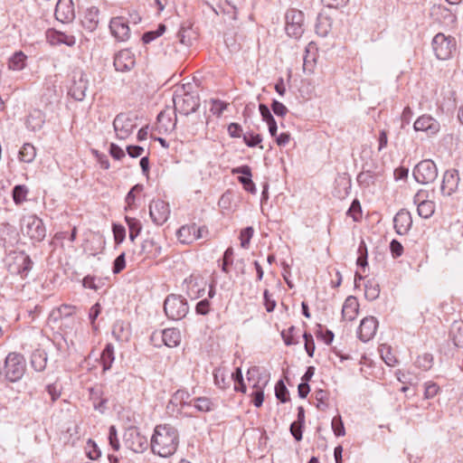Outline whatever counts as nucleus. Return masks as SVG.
I'll return each instance as SVG.
<instances>
[{"mask_svg": "<svg viewBox=\"0 0 463 463\" xmlns=\"http://www.w3.org/2000/svg\"><path fill=\"white\" fill-rule=\"evenodd\" d=\"M179 445V432L170 424L156 425L150 439L151 450L162 458H167L175 453Z\"/></svg>", "mask_w": 463, "mask_h": 463, "instance_id": "f257e3e1", "label": "nucleus"}, {"mask_svg": "<svg viewBox=\"0 0 463 463\" xmlns=\"http://www.w3.org/2000/svg\"><path fill=\"white\" fill-rule=\"evenodd\" d=\"M175 111L184 116L195 112L200 106V99L197 94L184 90V86L177 89L173 96Z\"/></svg>", "mask_w": 463, "mask_h": 463, "instance_id": "f03ea898", "label": "nucleus"}, {"mask_svg": "<svg viewBox=\"0 0 463 463\" xmlns=\"http://www.w3.org/2000/svg\"><path fill=\"white\" fill-rule=\"evenodd\" d=\"M22 232L32 241L40 242L46 236V229L42 219L35 214L24 215L20 220Z\"/></svg>", "mask_w": 463, "mask_h": 463, "instance_id": "7ed1b4c3", "label": "nucleus"}, {"mask_svg": "<svg viewBox=\"0 0 463 463\" xmlns=\"http://www.w3.org/2000/svg\"><path fill=\"white\" fill-rule=\"evenodd\" d=\"M26 369L25 359L23 354L10 353L5 358L4 373L5 378L12 383L19 381Z\"/></svg>", "mask_w": 463, "mask_h": 463, "instance_id": "20e7f679", "label": "nucleus"}, {"mask_svg": "<svg viewBox=\"0 0 463 463\" xmlns=\"http://www.w3.org/2000/svg\"><path fill=\"white\" fill-rule=\"evenodd\" d=\"M431 46L435 56L439 60L446 61L456 52L457 42L453 36L439 33L433 37Z\"/></svg>", "mask_w": 463, "mask_h": 463, "instance_id": "39448f33", "label": "nucleus"}, {"mask_svg": "<svg viewBox=\"0 0 463 463\" xmlns=\"http://www.w3.org/2000/svg\"><path fill=\"white\" fill-rule=\"evenodd\" d=\"M189 307L185 298L178 295H169L164 302V311L169 319L179 320L186 316Z\"/></svg>", "mask_w": 463, "mask_h": 463, "instance_id": "423d86ee", "label": "nucleus"}, {"mask_svg": "<svg viewBox=\"0 0 463 463\" xmlns=\"http://www.w3.org/2000/svg\"><path fill=\"white\" fill-rule=\"evenodd\" d=\"M123 442L126 448L135 453H142L147 449L148 443L147 438L143 435L140 430L134 426L126 429L123 435Z\"/></svg>", "mask_w": 463, "mask_h": 463, "instance_id": "0eeeda50", "label": "nucleus"}, {"mask_svg": "<svg viewBox=\"0 0 463 463\" xmlns=\"http://www.w3.org/2000/svg\"><path fill=\"white\" fill-rule=\"evenodd\" d=\"M412 175L417 183L428 184L436 180L438 169L432 160L426 159L416 165Z\"/></svg>", "mask_w": 463, "mask_h": 463, "instance_id": "6e6552de", "label": "nucleus"}, {"mask_svg": "<svg viewBox=\"0 0 463 463\" xmlns=\"http://www.w3.org/2000/svg\"><path fill=\"white\" fill-rule=\"evenodd\" d=\"M255 376H257L258 379L253 383L254 391L251 392L250 396L253 405L260 408L262 406L264 401L263 389L267 385L269 380L261 378L260 369L257 366L250 368L247 372V379L249 382L253 381Z\"/></svg>", "mask_w": 463, "mask_h": 463, "instance_id": "1a4fd4ad", "label": "nucleus"}, {"mask_svg": "<svg viewBox=\"0 0 463 463\" xmlns=\"http://www.w3.org/2000/svg\"><path fill=\"white\" fill-rule=\"evenodd\" d=\"M287 34L298 38L304 33V14L297 9H289L285 15Z\"/></svg>", "mask_w": 463, "mask_h": 463, "instance_id": "9d476101", "label": "nucleus"}, {"mask_svg": "<svg viewBox=\"0 0 463 463\" xmlns=\"http://www.w3.org/2000/svg\"><path fill=\"white\" fill-rule=\"evenodd\" d=\"M135 119L127 113H119L113 120V128L118 139L128 138L136 128Z\"/></svg>", "mask_w": 463, "mask_h": 463, "instance_id": "9b49d317", "label": "nucleus"}, {"mask_svg": "<svg viewBox=\"0 0 463 463\" xmlns=\"http://www.w3.org/2000/svg\"><path fill=\"white\" fill-rule=\"evenodd\" d=\"M33 265L30 256L24 250L14 252L13 262L9 264V271L17 274L21 278L27 277Z\"/></svg>", "mask_w": 463, "mask_h": 463, "instance_id": "f8f14e48", "label": "nucleus"}, {"mask_svg": "<svg viewBox=\"0 0 463 463\" xmlns=\"http://www.w3.org/2000/svg\"><path fill=\"white\" fill-rule=\"evenodd\" d=\"M149 214L154 223L163 225L170 214L168 203L163 200L152 201L149 204Z\"/></svg>", "mask_w": 463, "mask_h": 463, "instance_id": "ddd939ff", "label": "nucleus"}, {"mask_svg": "<svg viewBox=\"0 0 463 463\" xmlns=\"http://www.w3.org/2000/svg\"><path fill=\"white\" fill-rule=\"evenodd\" d=\"M109 30L112 36L118 42H126L130 37L128 22L122 16L111 18Z\"/></svg>", "mask_w": 463, "mask_h": 463, "instance_id": "4468645a", "label": "nucleus"}, {"mask_svg": "<svg viewBox=\"0 0 463 463\" xmlns=\"http://www.w3.org/2000/svg\"><path fill=\"white\" fill-rule=\"evenodd\" d=\"M113 64L118 71H129L136 64L135 55L130 50L123 49L116 53Z\"/></svg>", "mask_w": 463, "mask_h": 463, "instance_id": "2eb2a0df", "label": "nucleus"}, {"mask_svg": "<svg viewBox=\"0 0 463 463\" xmlns=\"http://www.w3.org/2000/svg\"><path fill=\"white\" fill-rule=\"evenodd\" d=\"M460 178L457 169L447 170L442 178L440 192L443 195L450 196L458 187Z\"/></svg>", "mask_w": 463, "mask_h": 463, "instance_id": "dca6fc26", "label": "nucleus"}, {"mask_svg": "<svg viewBox=\"0 0 463 463\" xmlns=\"http://www.w3.org/2000/svg\"><path fill=\"white\" fill-rule=\"evenodd\" d=\"M55 18L63 24L71 23L75 18L72 0H58L54 11Z\"/></svg>", "mask_w": 463, "mask_h": 463, "instance_id": "f3484780", "label": "nucleus"}, {"mask_svg": "<svg viewBox=\"0 0 463 463\" xmlns=\"http://www.w3.org/2000/svg\"><path fill=\"white\" fill-rule=\"evenodd\" d=\"M87 90L88 79L86 75L82 71L75 73L73 82L69 90V94L74 99L80 101L85 98Z\"/></svg>", "mask_w": 463, "mask_h": 463, "instance_id": "a211bd4d", "label": "nucleus"}, {"mask_svg": "<svg viewBox=\"0 0 463 463\" xmlns=\"http://www.w3.org/2000/svg\"><path fill=\"white\" fill-rule=\"evenodd\" d=\"M378 321L374 317H364L358 327V337L361 341L366 343L370 341L376 334Z\"/></svg>", "mask_w": 463, "mask_h": 463, "instance_id": "6ab92c4d", "label": "nucleus"}, {"mask_svg": "<svg viewBox=\"0 0 463 463\" xmlns=\"http://www.w3.org/2000/svg\"><path fill=\"white\" fill-rule=\"evenodd\" d=\"M412 218L409 211L400 210L393 218V227L399 235H405L411 230Z\"/></svg>", "mask_w": 463, "mask_h": 463, "instance_id": "aec40b11", "label": "nucleus"}, {"mask_svg": "<svg viewBox=\"0 0 463 463\" xmlns=\"http://www.w3.org/2000/svg\"><path fill=\"white\" fill-rule=\"evenodd\" d=\"M413 128L415 131H424L429 135H434L439 131V123L432 117L423 115L417 118Z\"/></svg>", "mask_w": 463, "mask_h": 463, "instance_id": "412c9836", "label": "nucleus"}, {"mask_svg": "<svg viewBox=\"0 0 463 463\" xmlns=\"http://www.w3.org/2000/svg\"><path fill=\"white\" fill-rule=\"evenodd\" d=\"M232 174H241V175L238 177V181L242 184L243 188L250 194H256V186L251 179V169L249 165L233 168Z\"/></svg>", "mask_w": 463, "mask_h": 463, "instance_id": "4be33fe9", "label": "nucleus"}, {"mask_svg": "<svg viewBox=\"0 0 463 463\" xmlns=\"http://www.w3.org/2000/svg\"><path fill=\"white\" fill-rule=\"evenodd\" d=\"M46 39L52 45L65 44L67 46H73L76 43L73 35H68L55 29L47 30Z\"/></svg>", "mask_w": 463, "mask_h": 463, "instance_id": "5701e85b", "label": "nucleus"}, {"mask_svg": "<svg viewBox=\"0 0 463 463\" xmlns=\"http://www.w3.org/2000/svg\"><path fill=\"white\" fill-rule=\"evenodd\" d=\"M359 303L354 296H348L342 307V317L345 320L353 321L358 315Z\"/></svg>", "mask_w": 463, "mask_h": 463, "instance_id": "b1692460", "label": "nucleus"}, {"mask_svg": "<svg viewBox=\"0 0 463 463\" xmlns=\"http://www.w3.org/2000/svg\"><path fill=\"white\" fill-rule=\"evenodd\" d=\"M140 254L145 259H156L161 254V246L153 238L146 239L142 242Z\"/></svg>", "mask_w": 463, "mask_h": 463, "instance_id": "393cba45", "label": "nucleus"}, {"mask_svg": "<svg viewBox=\"0 0 463 463\" xmlns=\"http://www.w3.org/2000/svg\"><path fill=\"white\" fill-rule=\"evenodd\" d=\"M99 10L98 7L91 6L88 8L85 12L83 19L81 20L82 26L90 32L96 30L99 24Z\"/></svg>", "mask_w": 463, "mask_h": 463, "instance_id": "a878e982", "label": "nucleus"}, {"mask_svg": "<svg viewBox=\"0 0 463 463\" xmlns=\"http://www.w3.org/2000/svg\"><path fill=\"white\" fill-rule=\"evenodd\" d=\"M317 48L314 42H310L305 50L303 57V70L304 71L312 72L317 56Z\"/></svg>", "mask_w": 463, "mask_h": 463, "instance_id": "bb28decb", "label": "nucleus"}, {"mask_svg": "<svg viewBox=\"0 0 463 463\" xmlns=\"http://www.w3.org/2000/svg\"><path fill=\"white\" fill-rule=\"evenodd\" d=\"M190 398L191 394L187 390L179 389L174 392L169 403L179 406L178 411H181L185 407L192 405L193 399L191 400Z\"/></svg>", "mask_w": 463, "mask_h": 463, "instance_id": "cd10ccee", "label": "nucleus"}, {"mask_svg": "<svg viewBox=\"0 0 463 463\" xmlns=\"http://www.w3.org/2000/svg\"><path fill=\"white\" fill-rule=\"evenodd\" d=\"M160 334L162 341L168 347H176L181 343V333L177 328H166Z\"/></svg>", "mask_w": 463, "mask_h": 463, "instance_id": "c85d7f7f", "label": "nucleus"}, {"mask_svg": "<svg viewBox=\"0 0 463 463\" xmlns=\"http://www.w3.org/2000/svg\"><path fill=\"white\" fill-rule=\"evenodd\" d=\"M112 335L117 341L127 342L130 338V331L128 325L123 320H118L112 326Z\"/></svg>", "mask_w": 463, "mask_h": 463, "instance_id": "c756f323", "label": "nucleus"}, {"mask_svg": "<svg viewBox=\"0 0 463 463\" xmlns=\"http://www.w3.org/2000/svg\"><path fill=\"white\" fill-rule=\"evenodd\" d=\"M47 354L43 349H36L31 354V365L36 372H43L47 364Z\"/></svg>", "mask_w": 463, "mask_h": 463, "instance_id": "7c9ffc66", "label": "nucleus"}, {"mask_svg": "<svg viewBox=\"0 0 463 463\" xmlns=\"http://www.w3.org/2000/svg\"><path fill=\"white\" fill-rule=\"evenodd\" d=\"M194 234V223L183 225L176 233L179 241L184 244H190L196 241Z\"/></svg>", "mask_w": 463, "mask_h": 463, "instance_id": "2f4dec72", "label": "nucleus"}, {"mask_svg": "<svg viewBox=\"0 0 463 463\" xmlns=\"http://www.w3.org/2000/svg\"><path fill=\"white\" fill-rule=\"evenodd\" d=\"M192 405L200 412H210L216 409V403L208 397H196L193 399Z\"/></svg>", "mask_w": 463, "mask_h": 463, "instance_id": "473e14b6", "label": "nucleus"}, {"mask_svg": "<svg viewBox=\"0 0 463 463\" xmlns=\"http://www.w3.org/2000/svg\"><path fill=\"white\" fill-rule=\"evenodd\" d=\"M115 360L114 346L109 343L106 345L100 355V363L102 364L103 371H108L111 368L112 364Z\"/></svg>", "mask_w": 463, "mask_h": 463, "instance_id": "72a5a7b5", "label": "nucleus"}, {"mask_svg": "<svg viewBox=\"0 0 463 463\" xmlns=\"http://www.w3.org/2000/svg\"><path fill=\"white\" fill-rule=\"evenodd\" d=\"M36 156V149L31 143H24L18 153V158L24 163H32Z\"/></svg>", "mask_w": 463, "mask_h": 463, "instance_id": "f704fd0d", "label": "nucleus"}, {"mask_svg": "<svg viewBox=\"0 0 463 463\" xmlns=\"http://www.w3.org/2000/svg\"><path fill=\"white\" fill-rule=\"evenodd\" d=\"M332 22L330 17L326 15H318L316 24V33L321 37H325L331 30Z\"/></svg>", "mask_w": 463, "mask_h": 463, "instance_id": "c9c22d12", "label": "nucleus"}, {"mask_svg": "<svg viewBox=\"0 0 463 463\" xmlns=\"http://www.w3.org/2000/svg\"><path fill=\"white\" fill-rule=\"evenodd\" d=\"M215 385L222 389L226 390L231 386L232 379L228 373L221 369L214 370L213 373Z\"/></svg>", "mask_w": 463, "mask_h": 463, "instance_id": "e433bc0d", "label": "nucleus"}, {"mask_svg": "<svg viewBox=\"0 0 463 463\" xmlns=\"http://www.w3.org/2000/svg\"><path fill=\"white\" fill-rule=\"evenodd\" d=\"M29 190L24 184H17L12 190V197L16 205H21L27 200Z\"/></svg>", "mask_w": 463, "mask_h": 463, "instance_id": "4c0bfd02", "label": "nucleus"}, {"mask_svg": "<svg viewBox=\"0 0 463 463\" xmlns=\"http://www.w3.org/2000/svg\"><path fill=\"white\" fill-rule=\"evenodd\" d=\"M125 221L129 230V239L134 241L142 230L141 222L139 220L129 216H126Z\"/></svg>", "mask_w": 463, "mask_h": 463, "instance_id": "58836bf2", "label": "nucleus"}, {"mask_svg": "<svg viewBox=\"0 0 463 463\" xmlns=\"http://www.w3.org/2000/svg\"><path fill=\"white\" fill-rule=\"evenodd\" d=\"M450 337L457 347L463 348V323L452 325Z\"/></svg>", "mask_w": 463, "mask_h": 463, "instance_id": "ea45409f", "label": "nucleus"}, {"mask_svg": "<svg viewBox=\"0 0 463 463\" xmlns=\"http://www.w3.org/2000/svg\"><path fill=\"white\" fill-rule=\"evenodd\" d=\"M26 55L22 52H15L8 61V68L14 71H21L25 66Z\"/></svg>", "mask_w": 463, "mask_h": 463, "instance_id": "a19ab883", "label": "nucleus"}, {"mask_svg": "<svg viewBox=\"0 0 463 463\" xmlns=\"http://www.w3.org/2000/svg\"><path fill=\"white\" fill-rule=\"evenodd\" d=\"M144 189V185L141 184H135L130 191L127 194L125 202V211H128L135 207L136 194H140Z\"/></svg>", "mask_w": 463, "mask_h": 463, "instance_id": "79ce46f5", "label": "nucleus"}, {"mask_svg": "<svg viewBox=\"0 0 463 463\" xmlns=\"http://www.w3.org/2000/svg\"><path fill=\"white\" fill-rule=\"evenodd\" d=\"M59 98L60 93L58 92L54 84L47 85L43 93L42 94V101L45 104H51L54 101H57Z\"/></svg>", "mask_w": 463, "mask_h": 463, "instance_id": "37998d69", "label": "nucleus"}, {"mask_svg": "<svg viewBox=\"0 0 463 463\" xmlns=\"http://www.w3.org/2000/svg\"><path fill=\"white\" fill-rule=\"evenodd\" d=\"M417 211L420 217L428 219L434 213L435 203L432 201L420 202L418 205Z\"/></svg>", "mask_w": 463, "mask_h": 463, "instance_id": "c03bdc74", "label": "nucleus"}, {"mask_svg": "<svg viewBox=\"0 0 463 463\" xmlns=\"http://www.w3.org/2000/svg\"><path fill=\"white\" fill-rule=\"evenodd\" d=\"M380 287L373 280H367L364 285V296L368 300H374L379 297Z\"/></svg>", "mask_w": 463, "mask_h": 463, "instance_id": "a18cd8bd", "label": "nucleus"}, {"mask_svg": "<svg viewBox=\"0 0 463 463\" xmlns=\"http://www.w3.org/2000/svg\"><path fill=\"white\" fill-rule=\"evenodd\" d=\"M415 364L417 367L428 371L433 365V356L430 354L424 353L419 355L415 361Z\"/></svg>", "mask_w": 463, "mask_h": 463, "instance_id": "49530a36", "label": "nucleus"}, {"mask_svg": "<svg viewBox=\"0 0 463 463\" xmlns=\"http://www.w3.org/2000/svg\"><path fill=\"white\" fill-rule=\"evenodd\" d=\"M315 399L317 402V408L320 411H326L328 408V393L326 391L319 389L315 392Z\"/></svg>", "mask_w": 463, "mask_h": 463, "instance_id": "de8ad7c7", "label": "nucleus"}, {"mask_svg": "<svg viewBox=\"0 0 463 463\" xmlns=\"http://www.w3.org/2000/svg\"><path fill=\"white\" fill-rule=\"evenodd\" d=\"M357 182L361 185L369 186L374 183V174L364 166L363 171L357 175Z\"/></svg>", "mask_w": 463, "mask_h": 463, "instance_id": "09e8293b", "label": "nucleus"}, {"mask_svg": "<svg viewBox=\"0 0 463 463\" xmlns=\"http://www.w3.org/2000/svg\"><path fill=\"white\" fill-rule=\"evenodd\" d=\"M192 28L191 25H185L182 24L180 27V30L178 32V38L181 43L184 45H191L192 44Z\"/></svg>", "mask_w": 463, "mask_h": 463, "instance_id": "8fccbe9b", "label": "nucleus"}, {"mask_svg": "<svg viewBox=\"0 0 463 463\" xmlns=\"http://www.w3.org/2000/svg\"><path fill=\"white\" fill-rule=\"evenodd\" d=\"M275 395L278 400L285 403L289 401L288 391L282 380H279L275 386Z\"/></svg>", "mask_w": 463, "mask_h": 463, "instance_id": "3c124183", "label": "nucleus"}, {"mask_svg": "<svg viewBox=\"0 0 463 463\" xmlns=\"http://www.w3.org/2000/svg\"><path fill=\"white\" fill-rule=\"evenodd\" d=\"M233 254L234 252L232 247L227 248L223 253L222 260V270L226 274L230 272V267L233 263Z\"/></svg>", "mask_w": 463, "mask_h": 463, "instance_id": "603ef678", "label": "nucleus"}, {"mask_svg": "<svg viewBox=\"0 0 463 463\" xmlns=\"http://www.w3.org/2000/svg\"><path fill=\"white\" fill-rule=\"evenodd\" d=\"M381 356L384 363L389 366H393L397 363L396 357L392 354L391 347L383 345L380 348Z\"/></svg>", "mask_w": 463, "mask_h": 463, "instance_id": "864d4df0", "label": "nucleus"}, {"mask_svg": "<svg viewBox=\"0 0 463 463\" xmlns=\"http://www.w3.org/2000/svg\"><path fill=\"white\" fill-rule=\"evenodd\" d=\"M99 388H91L90 389V399L93 401V407L95 410H98L99 411H103L105 409V404L107 402V400L100 399L99 400Z\"/></svg>", "mask_w": 463, "mask_h": 463, "instance_id": "5fc2aeb1", "label": "nucleus"}, {"mask_svg": "<svg viewBox=\"0 0 463 463\" xmlns=\"http://www.w3.org/2000/svg\"><path fill=\"white\" fill-rule=\"evenodd\" d=\"M331 425L334 434L336 437H342L345 435V429L340 415H336L332 419Z\"/></svg>", "mask_w": 463, "mask_h": 463, "instance_id": "6e6d98bb", "label": "nucleus"}, {"mask_svg": "<svg viewBox=\"0 0 463 463\" xmlns=\"http://www.w3.org/2000/svg\"><path fill=\"white\" fill-rule=\"evenodd\" d=\"M254 233V230L252 227L249 226L241 231L240 234V240H241V246L243 249H248L250 246V239L252 238Z\"/></svg>", "mask_w": 463, "mask_h": 463, "instance_id": "4d7b16f0", "label": "nucleus"}, {"mask_svg": "<svg viewBox=\"0 0 463 463\" xmlns=\"http://www.w3.org/2000/svg\"><path fill=\"white\" fill-rule=\"evenodd\" d=\"M347 214L349 216H351L353 218L354 221L357 222L361 219L362 217V207H361V203L360 202L357 200V199H354L348 211H347Z\"/></svg>", "mask_w": 463, "mask_h": 463, "instance_id": "13d9d810", "label": "nucleus"}, {"mask_svg": "<svg viewBox=\"0 0 463 463\" xmlns=\"http://www.w3.org/2000/svg\"><path fill=\"white\" fill-rule=\"evenodd\" d=\"M439 391V386L434 382H427L424 384V398L432 399Z\"/></svg>", "mask_w": 463, "mask_h": 463, "instance_id": "bf43d9fd", "label": "nucleus"}, {"mask_svg": "<svg viewBox=\"0 0 463 463\" xmlns=\"http://www.w3.org/2000/svg\"><path fill=\"white\" fill-rule=\"evenodd\" d=\"M295 331L296 327L291 326L288 330H283L281 332V336L286 345H297L298 343V341L294 337Z\"/></svg>", "mask_w": 463, "mask_h": 463, "instance_id": "052dcab7", "label": "nucleus"}, {"mask_svg": "<svg viewBox=\"0 0 463 463\" xmlns=\"http://www.w3.org/2000/svg\"><path fill=\"white\" fill-rule=\"evenodd\" d=\"M109 443L113 450L118 451L120 448V443L118 438L117 429L114 425L110 426L109 429Z\"/></svg>", "mask_w": 463, "mask_h": 463, "instance_id": "680f3d73", "label": "nucleus"}, {"mask_svg": "<svg viewBox=\"0 0 463 463\" xmlns=\"http://www.w3.org/2000/svg\"><path fill=\"white\" fill-rule=\"evenodd\" d=\"M303 338L305 341V345H304L305 350H306L307 355L309 357H313L314 353H315V342H314L312 335L310 333L305 332L303 334Z\"/></svg>", "mask_w": 463, "mask_h": 463, "instance_id": "e2e57ef3", "label": "nucleus"}, {"mask_svg": "<svg viewBox=\"0 0 463 463\" xmlns=\"http://www.w3.org/2000/svg\"><path fill=\"white\" fill-rule=\"evenodd\" d=\"M114 240L116 244H120L126 237V230L121 224L114 223L112 226Z\"/></svg>", "mask_w": 463, "mask_h": 463, "instance_id": "0e129e2a", "label": "nucleus"}, {"mask_svg": "<svg viewBox=\"0 0 463 463\" xmlns=\"http://www.w3.org/2000/svg\"><path fill=\"white\" fill-rule=\"evenodd\" d=\"M243 141L249 147H254L261 143L262 137L260 134L250 133L243 135Z\"/></svg>", "mask_w": 463, "mask_h": 463, "instance_id": "69168bd1", "label": "nucleus"}, {"mask_svg": "<svg viewBox=\"0 0 463 463\" xmlns=\"http://www.w3.org/2000/svg\"><path fill=\"white\" fill-rule=\"evenodd\" d=\"M126 267V259H125V252H122L120 255H118L114 262H113V268L112 271L114 274L120 273Z\"/></svg>", "mask_w": 463, "mask_h": 463, "instance_id": "338daca9", "label": "nucleus"}, {"mask_svg": "<svg viewBox=\"0 0 463 463\" xmlns=\"http://www.w3.org/2000/svg\"><path fill=\"white\" fill-rule=\"evenodd\" d=\"M271 109L275 115L282 118L285 117L288 111L287 107L283 103L276 99H273L271 103Z\"/></svg>", "mask_w": 463, "mask_h": 463, "instance_id": "774afa93", "label": "nucleus"}]
</instances>
